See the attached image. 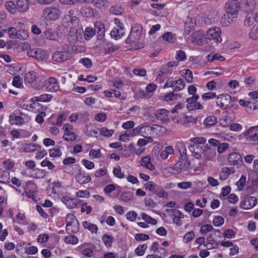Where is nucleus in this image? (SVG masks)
I'll return each mask as SVG.
<instances>
[{"mask_svg": "<svg viewBox=\"0 0 258 258\" xmlns=\"http://www.w3.org/2000/svg\"><path fill=\"white\" fill-rule=\"evenodd\" d=\"M177 147L180 148L179 151L180 153V156L178 161L172 168V170L176 173H179L182 170H187L189 169L190 162L188 161L186 157V150L182 143H177Z\"/></svg>", "mask_w": 258, "mask_h": 258, "instance_id": "nucleus-1", "label": "nucleus"}, {"mask_svg": "<svg viewBox=\"0 0 258 258\" xmlns=\"http://www.w3.org/2000/svg\"><path fill=\"white\" fill-rule=\"evenodd\" d=\"M24 80L34 89H41L44 87L43 77L34 71H30L25 75Z\"/></svg>", "mask_w": 258, "mask_h": 258, "instance_id": "nucleus-2", "label": "nucleus"}, {"mask_svg": "<svg viewBox=\"0 0 258 258\" xmlns=\"http://www.w3.org/2000/svg\"><path fill=\"white\" fill-rule=\"evenodd\" d=\"M61 15L58 6L52 5L45 8L42 12V17L47 21H54L58 19Z\"/></svg>", "mask_w": 258, "mask_h": 258, "instance_id": "nucleus-3", "label": "nucleus"}, {"mask_svg": "<svg viewBox=\"0 0 258 258\" xmlns=\"http://www.w3.org/2000/svg\"><path fill=\"white\" fill-rule=\"evenodd\" d=\"M29 119L28 115L17 110L10 114L9 116V121L12 125H22L28 122Z\"/></svg>", "mask_w": 258, "mask_h": 258, "instance_id": "nucleus-4", "label": "nucleus"}, {"mask_svg": "<svg viewBox=\"0 0 258 258\" xmlns=\"http://www.w3.org/2000/svg\"><path fill=\"white\" fill-rule=\"evenodd\" d=\"M142 27L140 24H135L131 28L128 37L125 40L126 44H132L138 41L141 37Z\"/></svg>", "mask_w": 258, "mask_h": 258, "instance_id": "nucleus-5", "label": "nucleus"}, {"mask_svg": "<svg viewBox=\"0 0 258 258\" xmlns=\"http://www.w3.org/2000/svg\"><path fill=\"white\" fill-rule=\"evenodd\" d=\"M231 96L228 94H222L219 95L216 99L217 105L223 109H227L231 105Z\"/></svg>", "mask_w": 258, "mask_h": 258, "instance_id": "nucleus-6", "label": "nucleus"}, {"mask_svg": "<svg viewBox=\"0 0 258 258\" xmlns=\"http://www.w3.org/2000/svg\"><path fill=\"white\" fill-rule=\"evenodd\" d=\"M221 31L219 27H215L209 28L206 33V37L209 40H213L216 43L222 41Z\"/></svg>", "mask_w": 258, "mask_h": 258, "instance_id": "nucleus-7", "label": "nucleus"}, {"mask_svg": "<svg viewBox=\"0 0 258 258\" xmlns=\"http://www.w3.org/2000/svg\"><path fill=\"white\" fill-rule=\"evenodd\" d=\"M43 85L49 92H56L59 89L58 81L54 77H49L47 80L44 81Z\"/></svg>", "mask_w": 258, "mask_h": 258, "instance_id": "nucleus-8", "label": "nucleus"}, {"mask_svg": "<svg viewBox=\"0 0 258 258\" xmlns=\"http://www.w3.org/2000/svg\"><path fill=\"white\" fill-rule=\"evenodd\" d=\"M199 98V95H194L186 99V102L187 103L186 108L188 110L192 111L203 108L201 103L197 102Z\"/></svg>", "mask_w": 258, "mask_h": 258, "instance_id": "nucleus-9", "label": "nucleus"}, {"mask_svg": "<svg viewBox=\"0 0 258 258\" xmlns=\"http://www.w3.org/2000/svg\"><path fill=\"white\" fill-rule=\"evenodd\" d=\"M229 164L238 168L242 164L243 161L241 156L237 152H233L229 154L227 158Z\"/></svg>", "mask_w": 258, "mask_h": 258, "instance_id": "nucleus-10", "label": "nucleus"}, {"mask_svg": "<svg viewBox=\"0 0 258 258\" xmlns=\"http://www.w3.org/2000/svg\"><path fill=\"white\" fill-rule=\"evenodd\" d=\"M240 6V3L238 0H232L225 4L224 9L226 12L237 15Z\"/></svg>", "mask_w": 258, "mask_h": 258, "instance_id": "nucleus-11", "label": "nucleus"}, {"mask_svg": "<svg viewBox=\"0 0 258 258\" xmlns=\"http://www.w3.org/2000/svg\"><path fill=\"white\" fill-rule=\"evenodd\" d=\"M256 203L255 197L247 196L241 201L240 207L243 209L248 210L254 207Z\"/></svg>", "mask_w": 258, "mask_h": 258, "instance_id": "nucleus-12", "label": "nucleus"}, {"mask_svg": "<svg viewBox=\"0 0 258 258\" xmlns=\"http://www.w3.org/2000/svg\"><path fill=\"white\" fill-rule=\"evenodd\" d=\"M29 56L33 57L38 60H43L46 58V52L40 48L30 49L27 51Z\"/></svg>", "mask_w": 258, "mask_h": 258, "instance_id": "nucleus-13", "label": "nucleus"}, {"mask_svg": "<svg viewBox=\"0 0 258 258\" xmlns=\"http://www.w3.org/2000/svg\"><path fill=\"white\" fill-rule=\"evenodd\" d=\"M216 156V150L214 149L210 148L208 145H206L203 153L202 159L204 161H213L215 159Z\"/></svg>", "mask_w": 258, "mask_h": 258, "instance_id": "nucleus-14", "label": "nucleus"}, {"mask_svg": "<svg viewBox=\"0 0 258 258\" xmlns=\"http://www.w3.org/2000/svg\"><path fill=\"white\" fill-rule=\"evenodd\" d=\"M237 17V15L226 12L221 19V23L223 26L228 27L230 24L234 22Z\"/></svg>", "mask_w": 258, "mask_h": 258, "instance_id": "nucleus-15", "label": "nucleus"}, {"mask_svg": "<svg viewBox=\"0 0 258 258\" xmlns=\"http://www.w3.org/2000/svg\"><path fill=\"white\" fill-rule=\"evenodd\" d=\"M77 182L80 184H84L89 183L91 180V178L90 175L82 171L81 170H79L78 173L76 176Z\"/></svg>", "mask_w": 258, "mask_h": 258, "instance_id": "nucleus-16", "label": "nucleus"}, {"mask_svg": "<svg viewBox=\"0 0 258 258\" xmlns=\"http://www.w3.org/2000/svg\"><path fill=\"white\" fill-rule=\"evenodd\" d=\"M188 149L192 153V155L198 159L203 158V153L204 149L201 146L197 145H191L189 146Z\"/></svg>", "mask_w": 258, "mask_h": 258, "instance_id": "nucleus-17", "label": "nucleus"}, {"mask_svg": "<svg viewBox=\"0 0 258 258\" xmlns=\"http://www.w3.org/2000/svg\"><path fill=\"white\" fill-rule=\"evenodd\" d=\"M204 35V34L202 31H195L190 35V41L192 43L201 45L202 44Z\"/></svg>", "mask_w": 258, "mask_h": 258, "instance_id": "nucleus-18", "label": "nucleus"}, {"mask_svg": "<svg viewBox=\"0 0 258 258\" xmlns=\"http://www.w3.org/2000/svg\"><path fill=\"white\" fill-rule=\"evenodd\" d=\"M29 0H17L16 9L21 13H25L29 8Z\"/></svg>", "mask_w": 258, "mask_h": 258, "instance_id": "nucleus-19", "label": "nucleus"}, {"mask_svg": "<svg viewBox=\"0 0 258 258\" xmlns=\"http://www.w3.org/2000/svg\"><path fill=\"white\" fill-rule=\"evenodd\" d=\"M169 112L165 109H160L156 110L155 113V116L158 119L162 120L164 123H167L169 122L168 116Z\"/></svg>", "mask_w": 258, "mask_h": 258, "instance_id": "nucleus-20", "label": "nucleus"}, {"mask_svg": "<svg viewBox=\"0 0 258 258\" xmlns=\"http://www.w3.org/2000/svg\"><path fill=\"white\" fill-rule=\"evenodd\" d=\"M69 54L66 51H57L52 54V59L54 61L62 62L69 58Z\"/></svg>", "mask_w": 258, "mask_h": 258, "instance_id": "nucleus-21", "label": "nucleus"}, {"mask_svg": "<svg viewBox=\"0 0 258 258\" xmlns=\"http://www.w3.org/2000/svg\"><path fill=\"white\" fill-rule=\"evenodd\" d=\"M95 30L97 34V39L102 40L105 35V26L101 22H96L94 25Z\"/></svg>", "mask_w": 258, "mask_h": 258, "instance_id": "nucleus-22", "label": "nucleus"}, {"mask_svg": "<svg viewBox=\"0 0 258 258\" xmlns=\"http://www.w3.org/2000/svg\"><path fill=\"white\" fill-rule=\"evenodd\" d=\"M197 121V119L192 116H187L184 113L180 115L179 118L176 120L175 122L177 123L185 124L190 122H195Z\"/></svg>", "mask_w": 258, "mask_h": 258, "instance_id": "nucleus-23", "label": "nucleus"}, {"mask_svg": "<svg viewBox=\"0 0 258 258\" xmlns=\"http://www.w3.org/2000/svg\"><path fill=\"white\" fill-rule=\"evenodd\" d=\"M196 24V19L190 17H188L185 22L184 33L188 35L191 30H194Z\"/></svg>", "mask_w": 258, "mask_h": 258, "instance_id": "nucleus-24", "label": "nucleus"}, {"mask_svg": "<svg viewBox=\"0 0 258 258\" xmlns=\"http://www.w3.org/2000/svg\"><path fill=\"white\" fill-rule=\"evenodd\" d=\"M235 170L234 167H225L222 168L220 173L219 178L222 180H226L228 176L235 172Z\"/></svg>", "mask_w": 258, "mask_h": 258, "instance_id": "nucleus-25", "label": "nucleus"}, {"mask_svg": "<svg viewBox=\"0 0 258 258\" xmlns=\"http://www.w3.org/2000/svg\"><path fill=\"white\" fill-rule=\"evenodd\" d=\"M36 185L31 181H28L26 183V187L25 188V192L26 195V196L28 198H30L31 195L34 194V193L36 191Z\"/></svg>", "mask_w": 258, "mask_h": 258, "instance_id": "nucleus-26", "label": "nucleus"}, {"mask_svg": "<svg viewBox=\"0 0 258 258\" xmlns=\"http://www.w3.org/2000/svg\"><path fill=\"white\" fill-rule=\"evenodd\" d=\"M99 129L92 124H87L86 125L85 133L89 137L95 136L98 133Z\"/></svg>", "mask_w": 258, "mask_h": 258, "instance_id": "nucleus-27", "label": "nucleus"}, {"mask_svg": "<svg viewBox=\"0 0 258 258\" xmlns=\"http://www.w3.org/2000/svg\"><path fill=\"white\" fill-rule=\"evenodd\" d=\"M154 126H158L157 125H153V126L146 125L139 127L140 133L147 136H151L154 134V130L155 129Z\"/></svg>", "mask_w": 258, "mask_h": 258, "instance_id": "nucleus-28", "label": "nucleus"}, {"mask_svg": "<svg viewBox=\"0 0 258 258\" xmlns=\"http://www.w3.org/2000/svg\"><path fill=\"white\" fill-rule=\"evenodd\" d=\"M141 165L144 166L147 169L150 170H153L155 169V166L152 164L151 161V158L149 156H145L141 159Z\"/></svg>", "mask_w": 258, "mask_h": 258, "instance_id": "nucleus-29", "label": "nucleus"}, {"mask_svg": "<svg viewBox=\"0 0 258 258\" xmlns=\"http://www.w3.org/2000/svg\"><path fill=\"white\" fill-rule=\"evenodd\" d=\"M241 8L245 12L252 10L255 6V3L253 0H242Z\"/></svg>", "mask_w": 258, "mask_h": 258, "instance_id": "nucleus-30", "label": "nucleus"}, {"mask_svg": "<svg viewBox=\"0 0 258 258\" xmlns=\"http://www.w3.org/2000/svg\"><path fill=\"white\" fill-rule=\"evenodd\" d=\"M174 151L171 146H166L164 148L160 154V157L163 159H166L168 158L169 155L174 154Z\"/></svg>", "mask_w": 258, "mask_h": 258, "instance_id": "nucleus-31", "label": "nucleus"}, {"mask_svg": "<svg viewBox=\"0 0 258 258\" xmlns=\"http://www.w3.org/2000/svg\"><path fill=\"white\" fill-rule=\"evenodd\" d=\"M124 34V29H121L117 28H114L110 32L112 38L118 40L122 37Z\"/></svg>", "mask_w": 258, "mask_h": 258, "instance_id": "nucleus-32", "label": "nucleus"}, {"mask_svg": "<svg viewBox=\"0 0 258 258\" xmlns=\"http://www.w3.org/2000/svg\"><path fill=\"white\" fill-rule=\"evenodd\" d=\"M79 222L67 224L66 231L68 234L76 233L79 231Z\"/></svg>", "mask_w": 258, "mask_h": 258, "instance_id": "nucleus-33", "label": "nucleus"}, {"mask_svg": "<svg viewBox=\"0 0 258 258\" xmlns=\"http://www.w3.org/2000/svg\"><path fill=\"white\" fill-rule=\"evenodd\" d=\"M61 201L64 203L68 208L73 209L76 207L77 204L72 199H70L68 197H63L61 199Z\"/></svg>", "mask_w": 258, "mask_h": 258, "instance_id": "nucleus-34", "label": "nucleus"}, {"mask_svg": "<svg viewBox=\"0 0 258 258\" xmlns=\"http://www.w3.org/2000/svg\"><path fill=\"white\" fill-rule=\"evenodd\" d=\"M173 86V91H179L182 90L185 86V83L182 79H179L177 80L174 81Z\"/></svg>", "mask_w": 258, "mask_h": 258, "instance_id": "nucleus-35", "label": "nucleus"}, {"mask_svg": "<svg viewBox=\"0 0 258 258\" xmlns=\"http://www.w3.org/2000/svg\"><path fill=\"white\" fill-rule=\"evenodd\" d=\"M217 123V119L216 117L211 115L206 117L204 122V125L207 127H211Z\"/></svg>", "mask_w": 258, "mask_h": 258, "instance_id": "nucleus-36", "label": "nucleus"}, {"mask_svg": "<svg viewBox=\"0 0 258 258\" xmlns=\"http://www.w3.org/2000/svg\"><path fill=\"white\" fill-rule=\"evenodd\" d=\"M42 36L44 38L48 40H55L56 39L55 34L50 29H46L44 31Z\"/></svg>", "mask_w": 258, "mask_h": 258, "instance_id": "nucleus-37", "label": "nucleus"}, {"mask_svg": "<svg viewBox=\"0 0 258 258\" xmlns=\"http://www.w3.org/2000/svg\"><path fill=\"white\" fill-rule=\"evenodd\" d=\"M83 226L84 228L89 230L92 233H96L98 231V227L96 225L91 224L88 221H85L83 223Z\"/></svg>", "mask_w": 258, "mask_h": 258, "instance_id": "nucleus-38", "label": "nucleus"}, {"mask_svg": "<svg viewBox=\"0 0 258 258\" xmlns=\"http://www.w3.org/2000/svg\"><path fill=\"white\" fill-rule=\"evenodd\" d=\"M207 60L209 62H212L214 60H219L221 61H224L225 60L224 57L221 55L219 53H210L207 56Z\"/></svg>", "mask_w": 258, "mask_h": 258, "instance_id": "nucleus-39", "label": "nucleus"}, {"mask_svg": "<svg viewBox=\"0 0 258 258\" xmlns=\"http://www.w3.org/2000/svg\"><path fill=\"white\" fill-rule=\"evenodd\" d=\"M69 40L72 43H75L78 39V32L76 30L72 29L69 34L68 37Z\"/></svg>", "mask_w": 258, "mask_h": 258, "instance_id": "nucleus-40", "label": "nucleus"}, {"mask_svg": "<svg viewBox=\"0 0 258 258\" xmlns=\"http://www.w3.org/2000/svg\"><path fill=\"white\" fill-rule=\"evenodd\" d=\"M92 4L96 8L101 9L108 7V2L107 0H93Z\"/></svg>", "mask_w": 258, "mask_h": 258, "instance_id": "nucleus-41", "label": "nucleus"}, {"mask_svg": "<svg viewBox=\"0 0 258 258\" xmlns=\"http://www.w3.org/2000/svg\"><path fill=\"white\" fill-rule=\"evenodd\" d=\"M40 149V147L36 144H27L25 146L24 151L25 152H34Z\"/></svg>", "mask_w": 258, "mask_h": 258, "instance_id": "nucleus-42", "label": "nucleus"}, {"mask_svg": "<svg viewBox=\"0 0 258 258\" xmlns=\"http://www.w3.org/2000/svg\"><path fill=\"white\" fill-rule=\"evenodd\" d=\"M30 102L31 103L30 105V107L31 108H35L36 107H38L40 105V104H39L38 102H42V100L41 98V95H40L39 96H35L32 97L31 99Z\"/></svg>", "mask_w": 258, "mask_h": 258, "instance_id": "nucleus-43", "label": "nucleus"}, {"mask_svg": "<svg viewBox=\"0 0 258 258\" xmlns=\"http://www.w3.org/2000/svg\"><path fill=\"white\" fill-rule=\"evenodd\" d=\"M245 135H247L246 139L247 141H258V133L256 132L254 130H252L250 133H249L248 130L246 132Z\"/></svg>", "mask_w": 258, "mask_h": 258, "instance_id": "nucleus-44", "label": "nucleus"}, {"mask_svg": "<svg viewBox=\"0 0 258 258\" xmlns=\"http://www.w3.org/2000/svg\"><path fill=\"white\" fill-rule=\"evenodd\" d=\"M141 217L142 219L144 220L147 223L155 225L157 223L156 220L152 218L151 216L148 215L146 213H142L141 214Z\"/></svg>", "mask_w": 258, "mask_h": 258, "instance_id": "nucleus-45", "label": "nucleus"}, {"mask_svg": "<svg viewBox=\"0 0 258 258\" xmlns=\"http://www.w3.org/2000/svg\"><path fill=\"white\" fill-rule=\"evenodd\" d=\"M102 239L107 247L111 246L114 241V238L112 236L107 234H104L102 236Z\"/></svg>", "mask_w": 258, "mask_h": 258, "instance_id": "nucleus-46", "label": "nucleus"}, {"mask_svg": "<svg viewBox=\"0 0 258 258\" xmlns=\"http://www.w3.org/2000/svg\"><path fill=\"white\" fill-rule=\"evenodd\" d=\"M64 241L68 244H76L79 240L77 236L74 235H70L64 237Z\"/></svg>", "mask_w": 258, "mask_h": 258, "instance_id": "nucleus-47", "label": "nucleus"}, {"mask_svg": "<svg viewBox=\"0 0 258 258\" xmlns=\"http://www.w3.org/2000/svg\"><path fill=\"white\" fill-rule=\"evenodd\" d=\"M95 34V31L93 28L87 27L86 28L84 35L85 39L88 40L92 38Z\"/></svg>", "mask_w": 258, "mask_h": 258, "instance_id": "nucleus-48", "label": "nucleus"}, {"mask_svg": "<svg viewBox=\"0 0 258 258\" xmlns=\"http://www.w3.org/2000/svg\"><path fill=\"white\" fill-rule=\"evenodd\" d=\"M6 7L8 11L11 13L14 14L16 13V5H15L12 1H8L6 3Z\"/></svg>", "mask_w": 258, "mask_h": 258, "instance_id": "nucleus-49", "label": "nucleus"}, {"mask_svg": "<svg viewBox=\"0 0 258 258\" xmlns=\"http://www.w3.org/2000/svg\"><path fill=\"white\" fill-rule=\"evenodd\" d=\"M29 36V32L24 29H19L17 32V38L21 40H25Z\"/></svg>", "mask_w": 258, "mask_h": 258, "instance_id": "nucleus-50", "label": "nucleus"}, {"mask_svg": "<svg viewBox=\"0 0 258 258\" xmlns=\"http://www.w3.org/2000/svg\"><path fill=\"white\" fill-rule=\"evenodd\" d=\"M60 148V147H57L49 150V156L51 157H60L62 154V152Z\"/></svg>", "mask_w": 258, "mask_h": 258, "instance_id": "nucleus-51", "label": "nucleus"}, {"mask_svg": "<svg viewBox=\"0 0 258 258\" xmlns=\"http://www.w3.org/2000/svg\"><path fill=\"white\" fill-rule=\"evenodd\" d=\"M145 186L146 189L149 190L150 191L155 192H157V190L158 188V185L155 184L153 181H148L145 184Z\"/></svg>", "mask_w": 258, "mask_h": 258, "instance_id": "nucleus-52", "label": "nucleus"}, {"mask_svg": "<svg viewBox=\"0 0 258 258\" xmlns=\"http://www.w3.org/2000/svg\"><path fill=\"white\" fill-rule=\"evenodd\" d=\"M123 11V9L118 5L112 6L110 9V12L115 15H121Z\"/></svg>", "mask_w": 258, "mask_h": 258, "instance_id": "nucleus-53", "label": "nucleus"}, {"mask_svg": "<svg viewBox=\"0 0 258 258\" xmlns=\"http://www.w3.org/2000/svg\"><path fill=\"white\" fill-rule=\"evenodd\" d=\"M147 248V245L145 244H143L142 245H140L137 247L135 249V253L138 256L143 255L146 249Z\"/></svg>", "mask_w": 258, "mask_h": 258, "instance_id": "nucleus-54", "label": "nucleus"}, {"mask_svg": "<svg viewBox=\"0 0 258 258\" xmlns=\"http://www.w3.org/2000/svg\"><path fill=\"white\" fill-rule=\"evenodd\" d=\"M62 138L66 141H73L76 140V136L74 133L69 132L68 133H65Z\"/></svg>", "mask_w": 258, "mask_h": 258, "instance_id": "nucleus-55", "label": "nucleus"}, {"mask_svg": "<svg viewBox=\"0 0 258 258\" xmlns=\"http://www.w3.org/2000/svg\"><path fill=\"white\" fill-rule=\"evenodd\" d=\"M12 84L14 86L17 88L23 87L22 78L19 76L14 77Z\"/></svg>", "mask_w": 258, "mask_h": 258, "instance_id": "nucleus-56", "label": "nucleus"}, {"mask_svg": "<svg viewBox=\"0 0 258 258\" xmlns=\"http://www.w3.org/2000/svg\"><path fill=\"white\" fill-rule=\"evenodd\" d=\"M100 134L106 137H110L112 136L113 134L114 133V131L113 130H108L106 127H102L100 131Z\"/></svg>", "mask_w": 258, "mask_h": 258, "instance_id": "nucleus-57", "label": "nucleus"}, {"mask_svg": "<svg viewBox=\"0 0 258 258\" xmlns=\"http://www.w3.org/2000/svg\"><path fill=\"white\" fill-rule=\"evenodd\" d=\"M162 38L164 40L170 43L174 42L175 38L171 32H166L162 35Z\"/></svg>", "mask_w": 258, "mask_h": 258, "instance_id": "nucleus-58", "label": "nucleus"}, {"mask_svg": "<svg viewBox=\"0 0 258 258\" xmlns=\"http://www.w3.org/2000/svg\"><path fill=\"white\" fill-rule=\"evenodd\" d=\"M34 171L35 173L32 175L33 178H42L45 175V173L43 170L36 168L34 170Z\"/></svg>", "mask_w": 258, "mask_h": 258, "instance_id": "nucleus-59", "label": "nucleus"}, {"mask_svg": "<svg viewBox=\"0 0 258 258\" xmlns=\"http://www.w3.org/2000/svg\"><path fill=\"white\" fill-rule=\"evenodd\" d=\"M113 173L115 176L119 178H123L124 176V174L121 172L120 167L119 166L114 167Z\"/></svg>", "mask_w": 258, "mask_h": 258, "instance_id": "nucleus-60", "label": "nucleus"}, {"mask_svg": "<svg viewBox=\"0 0 258 258\" xmlns=\"http://www.w3.org/2000/svg\"><path fill=\"white\" fill-rule=\"evenodd\" d=\"M249 38L252 39H258V27H253L249 34Z\"/></svg>", "mask_w": 258, "mask_h": 258, "instance_id": "nucleus-61", "label": "nucleus"}, {"mask_svg": "<svg viewBox=\"0 0 258 258\" xmlns=\"http://www.w3.org/2000/svg\"><path fill=\"white\" fill-rule=\"evenodd\" d=\"M137 217V213L134 211H129L126 214V219L131 222L135 221Z\"/></svg>", "mask_w": 258, "mask_h": 258, "instance_id": "nucleus-62", "label": "nucleus"}, {"mask_svg": "<svg viewBox=\"0 0 258 258\" xmlns=\"http://www.w3.org/2000/svg\"><path fill=\"white\" fill-rule=\"evenodd\" d=\"M7 31L9 34V37L11 39L16 38L17 35V32L16 28L15 27L9 28Z\"/></svg>", "mask_w": 258, "mask_h": 258, "instance_id": "nucleus-63", "label": "nucleus"}, {"mask_svg": "<svg viewBox=\"0 0 258 258\" xmlns=\"http://www.w3.org/2000/svg\"><path fill=\"white\" fill-rule=\"evenodd\" d=\"M15 163L10 159H8L3 162V165L6 170H10L14 166Z\"/></svg>", "mask_w": 258, "mask_h": 258, "instance_id": "nucleus-64", "label": "nucleus"}]
</instances>
